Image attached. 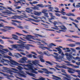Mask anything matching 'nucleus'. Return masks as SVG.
<instances>
[{
	"mask_svg": "<svg viewBox=\"0 0 80 80\" xmlns=\"http://www.w3.org/2000/svg\"><path fill=\"white\" fill-rule=\"evenodd\" d=\"M32 70V73H36V74H37L38 73V72L35 71V70H34V69H31Z\"/></svg>",
	"mask_w": 80,
	"mask_h": 80,
	"instance_id": "72a5a7b5",
	"label": "nucleus"
},
{
	"mask_svg": "<svg viewBox=\"0 0 80 80\" xmlns=\"http://www.w3.org/2000/svg\"><path fill=\"white\" fill-rule=\"evenodd\" d=\"M12 36H13L14 37H16L17 38H18V37L15 34H12Z\"/></svg>",
	"mask_w": 80,
	"mask_h": 80,
	"instance_id": "680f3d73",
	"label": "nucleus"
},
{
	"mask_svg": "<svg viewBox=\"0 0 80 80\" xmlns=\"http://www.w3.org/2000/svg\"><path fill=\"white\" fill-rule=\"evenodd\" d=\"M8 55H10V56H11L12 57H14L13 56L12 53V52H9L8 54Z\"/></svg>",
	"mask_w": 80,
	"mask_h": 80,
	"instance_id": "de8ad7c7",
	"label": "nucleus"
},
{
	"mask_svg": "<svg viewBox=\"0 0 80 80\" xmlns=\"http://www.w3.org/2000/svg\"><path fill=\"white\" fill-rule=\"evenodd\" d=\"M12 38H13V39H14V40H18V38H16L15 37H12Z\"/></svg>",
	"mask_w": 80,
	"mask_h": 80,
	"instance_id": "603ef678",
	"label": "nucleus"
},
{
	"mask_svg": "<svg viewBox=\"0 0 80 80\" xmlns=\"http://www.w3.org/2000/svg\"><path fill=\"white\" fill-rule=\"evenodd\" d=\"M69 18L70 20H72V21H73V22H76V23H78V22H79L77 20V19H76L74 21V19L72 18Z\"/></svg>",
	"mask_w": 80,
	"mask_h": 80,
	"instance_id": "aec40b11",
	"label": "nucleus"
},
{
	"mask_svg": "<svg viewBox=\"0 0 80 80\" xmlns=\"http://www.w3.org/2000/svg\"><path fill=\"white\" fill-rule=\"evenodd\" d=\"M17 27L19 28H20V29H23V27L21 26H17Z\"/></svg>",
	"mask_w": 80,
	"mask_h": 80,
	"instance_id": "e433bc0d",
	"label": "nucleus"
},
{
	"mask_svg": "<svg viewBox=\"0 0 80 80\" xmlns=\"http://www.w3.org/2000/svg\"><path fill=\"white\" fill-rule=\"evenodd\" d=\"M36 36H38V37H41V38H43V37H45V36H43L42 35L40 34H36Z\"/></svg>",
	"mask_w": 80,
	"mask_h": 80,
	"instance_id": "2f4dec72",
	"label": "nucleus"
},
{
	"mask_svg": "<svg viewBox=\"0 0 80 80\" xmlns=\"http://www.w3.org/2000/svg\"><path fill=\"white\" fill-rule=\"evenodd\" d=\"M72 23H73V25L75 26V27H76V28H78V27L77 26V24H75V23L74 22H72Z\"/></svg>",
	"mask_w": 80,
	"mask_h": 80,
	"instance_id": "79ce46f5",
	"label": "nucleus"
},
{
	"mask_svg": "<svg viewBox=\"0 0 80 80\" xmlns=\"http://www.w3.org/2000/svg\"><path fill=\"white\" fill-rule=\"evenodd\" d=\"M7 72L9 73L11 75H13V74L12 73H16V72L14 71H13L10 70L9 69L7 70Z\"/></svg>",
	"mask_w": 80,
	"mask_h": 80,
	"instance_id": "f8f14e48",
	"label": "nucleus"
},
{
	"mask_svg": "<svg viewBox=\"0 0 80 80\" xmlns=\"http://www.w3.org/2000/svg\"><path fill=\"white\" fill-rule=\"evenodd\" d=\"M37 6H38V7H39L41 8H43L44 7V6H43V4H38L37 5Z\"/></svg>",
	"mask_w": 80,
	"mask_h": 80,
	"instance_id": "5701e85b",
	"label": "nucleus"
},
{
	"mask_svg": "<svg viewBox=\"0 0 80 80\" xmlns=\"http://www.w3.org/2000/svg\"><path fill=\"white\" fill-rule=\"evenodd\" d=\"M28 75H30V76H32V77H35V76L34 75H35L33 74L30 73V72H28Z\"/></svg>",
	"mask_w": 80,
	"mask_h": 80,
	"instance_id": "b1692460",
	"label": "nucleus"
},
{
	"mask_svg": "<svg viewBox=\"0 0 80 80\" xmlns=\"http://www.w3.org/2000/svg\"><path fill=\"white\" fill-rule=\"evenodd\" d=\"M11 70H14V71H15V72H18V70L15 68H11Z\"/></svg>",
	"mask_w": 80,
	"mask_h": 80,
	"instance_id": "a19ab883",
	"label": "nucleus"
},
{
	"mask_svg": "<svg viewBox=\"0 0 80 80\" xmlns=\"http://www.w3.org/2000/svg\"><path fill=\"white\" fill-rule=\"evenodd\" d=\"M30 8H32V9H34V10H36V9L38 10V7H37L36 6H35L34 7H32Z\"/></svg>",
	"mask_w": 80,
	"mask_h": 80,
	"instance_id": "c85d7f7f",
	"label": "nucleus"
},
{
	"mask_svg": "<svg viewBox=\"0 0 80 80\" xmlns=\"http://www.w3.org/2000/svg\"><path fill=\"white\" fill-rule=\"evenodd\" d=\"M67 59L68 60V61H71V58L69 57H68L67 58Z\"/></svg>",
	"mask_w": 80,
	"mask_h": 80,
	"instance_id": "4d7b16f0",
	"label": "nucleus"
},
{
	"mask_svg": "<svg viewBox=\"0 0 80 80\" xmlns=\"http://www.w3.org/2000/svg\"><path fill=\"white\" fill-rule=\"evenodd\" d=\"M30 4L33 7H34V5H33V4H37L38 3V2L34 1V2H29Z\"/></svg>",
	"mask_w": 80,
	"mask_h": 80,
	"instance_id": "2eb2a0df",
	"label": "nucleus"
},
{
	"mask_svg": "<svg viewBox=\"0 0 80 80\" xmlns=\"http://www.w3.org/2000/svg\"><path fill=\"white\" fill-rule=\"evenodd\" d=\"M17 12L19 13H22L23 11H20L19 10H17Z\"/></svg>",
	"mask_w": 80,
	"mask_h": 80,
	"instance_id": "8fccbe9b",
	"label": "nucleus"
},
{
	"mask_svg": "<svg viewBox=\"0 0 80 80\" xmlns=\"http://www.w3.org/2000/svg\"><path fill=\"white\" fill-rule=\"evenodd\" d=\"M16 33H17V34H18V35H23L24 37H25V35H23L22 34H20L18 32H16Z\"/></svg>",
	"mask_w": 80,
	"mask_h": 80,
	"instance_id": "5fc2aeb1",
	"label": "nucleus"
},
{
	"mask_svg": "<svg viewBox=\"0 0 80 80\" xmlns=\"http://www.w3.org/2000/svg\"><path fill=\"white\" fill-rule=\"evenodd\" d=\"M28 59L26 57H23L21 59V60H20L19 62L22 63H30L32 62V61L30 60H28L27 62L26 60H27Z\"/></svg>",
	"mask_w": 80,
	"mask_h": 80,
	"instance_id": "20e7f679",
	"label": "nucleus"
},
{
	"mask_svg": "<svg viewBox=\"0 0 80 80\" xmlns=\"http://www.w3.org/2000/svg\"><path fill=\"white\" fill-rule=\"evenodd\" d=\"M35 62H36V64H38V60H35Z\"/></svg>",
	"mask_w": 80,
	"mask_h": 80,
	"instance_id": "0e129e2a",
	"label": "nucleus"
},
{
	"mask_svg": "<svg viewBox=\"0 0 80 80\" xmlns=\"http://www.w3.org/2000/svg\"><path fill=\"white\" fill-rule=\"evenodd\" d=\"M73 80H80V79L78 78H76L75 79L74 78Z\"/></svg>",
	"mask_w": 80,
	"mask_h": 80,
	"instance_id": "774afa93",
	"label": "nucleus"
},
{
	"mask_svg": "<svg viewBox=\"0 0 80 80\" xmlns=\"http://www.w3.org/2000/svg\"><path fill=\"white\" fill-rule=\"evenodd\" d=\"M67 65H68V66H69L70 65V66H72V67H73V66L74 67V68H79V66L73 65V64H67Z\"/></svg>",
	"mask_w": 80,
	"mask_h": 80,
	"instance_id": "a211bd4d",
	"label": "nucleus"
},
{
	"mask_svg": "<svg viewBox=\"0 0 80 80\" xmlns=\"http://www.w3.org/2000/svg\"><path fill=\"white\" fill-rule=\"evenodd\" d=\"M72 37H74V38H80V37H78V36H72Z\"/></svg>",
	"mask_w": 80,
	"mask_h": 80,
	"instance_id": "c9c22d12",
	"label": "nucleus"
},
{
	"mask_svg": "<svg viewBox=\"0 0 80 80\" xmlns=\"http://www.w3.org/2000/svg\"><path fill=\"white\" fill-rule=\"evenodd\" d=\"M0 37H1V38H2V39H8V40H9V39H10V38L8 37H4L3 36H0Z\"/></svg>",
	"mask_w": 80,
	"mask_h": 80,
	"instance_id": "6ab92c4d",
	"label": "nucleus"
},
{
	"mask_svg": "<svg viewBox=\"0 0 80 80\" xmlns=\"http://www.w3.org/2000/svg\"><path fill=\"white\" fill-rule=\"evenodd\" d=\"M49 14L50 15V16L51 17H53V13H49Z\"/></svg>",
	"mask_w": 80,
	"mask_h": 80,
	"instance_id": "052dcab7",
	"label": "nucleus"
},
{
	"mask_svg": "<svg viewBox=\"0 0 80 80\" xmlns=\"http://www.w3.org/2000/svg\"><path fill=\"white\" fill-rule=\"evenodd\" d=\"M44 13V16H45V17H47L48 18V17H49V16H48V13L45 12Z\"/></svg>",
	"mask_w": 80,
	"mask_h": 80,
	"instance_id": "58836bf2",
	"label": "nucleus"
},
{
	"mask_svg": "<svg viewBox=\"0 0 80 80\" xmlns=\"http://www.w3.org/2000/svg\"><path fill=\"white\" fill-rule=\"evenodd\" d=\"M52 46H56V45L54 44L53 43H51L49 45V47H50V48H52Z\"/></svg>",
	"mask_w": 80,
	"mask_h": 80,
	"instance_id": "4be33fe9",
	"label": "nucleus"
},
{
	"mask_svg": "<svg viewBox=\"0 0 80 80\" xmlns=\"http://www.w3.org/2000/svg\"><path fill=\"white\" fill-rule=\"evenodd\" d=\"M65 15L68 17H75V15L74 14L72 13H68L67 14H66Z\"/></svg>",
	"mask_w": 80,
	"mask_h": 80,
	"instance_id": "ddd939ff",
	"label": "nucleus"
},
{
	"mask_svg": "<svg viewBox=\"0 0 80 80\" xmlns=\"http://www.w3.org/2000/svg\"><path fill=\"white\" fill-rule=\"evenodd\" d=\"M69 47H75V45L74 44H69Z\"/></svg>",
	"mask_w": 80,
	"mask_h": 80,
	"instance_id": "473e14b6",
	"label": "nucleus"
},
{
	"mask_svg": "<svg viewBox=\"0 0 80 80\" xmlns=\"http://www.w3.org/2000/svg\"><path fill=\"white\" fill-rule=\"evenodd\" d=\"M1 49L2 50H4V51H5V52H10V51H9L7 49L1 48Z\"/></svg>",
	"mask_w": 80,
	"mask_h": 80,
	"instance_id": "bb28decb",
	"label": "nucleus"
},
{
	"mask_svg": "<svg viewBox=\"0 0 80 80\" xmlns=\"http://www.w3.org/2000/svg\"><path fill=\"white\" fill-rule=\"evenodd\" d=\"M38 72L39 73H43L44 72L42 70H38Z\"/></svg>",
	"mask_w": 80,
	"mask_h": 80,
	"instance_id": "3c124183",
	"label": "nucleus"
},
{
	"mask_svg": "<svg viewBox=\"0 0 80 80\" xmlns=\"http://www.w3.org/2000/svg\"><path fill=\"white\" fill-rule=\"evenodd\" d=\"M42 70H43V71H44L45 72V73H47V74H50V71H48V70L46 68H42Z\"/></svg>",
	"mask_w": 80,
	"mask_h": 80,
	"instance_id": "dca6fc26",
	"label": "nucleus"
},
{
	"mask_svg": "<svg viewBox=\"0 0 80 80\" xmlns=\"http://www.w3.org/2000/svg\"><path fill=\"white\" fill-rule=\"evenodd\" d=\"M76 60H80V58L77 57L76 58ZM78 61L80 62V60H78Z\"/></svg>",
	"mask_w": 80,
	"mask_h": 80,
	"instance_id": "864d4df0",
	"label": "nucleus"
},
{
	"mask_svg": "<svg viewBox=\"0 0 80 80\" xmlns=\"http://www.w3.org/2000/svg\"><path fill=\"white\" fill-rule=\"evenodd\" d=\"M63 50L65 51V53H67V52H71V50H69L70 48H62Z\"/></svg>",
	"mask_w": 80,
	"mask_h": 80,
	"instance_id": "1a4fd4ad",
	"label": "nucleus"
},
{
	"mask_svg": "<svg viewBox=\"0 0 80 80\" xmlns=\"http://www.w3.org/2000/svg\"><path fill=\"white\" fill-rule=\"evenodd\" d=\"M56 28H54L53 27H52L51 28L52 29H54L55 30H58L60 29H61V30H67V28L65 27L64 26H60L59 27L56 26Z\"/></svg>",
	"mask_w": 80,
	"mask_h": 80,
	"instance_id": "39448f33",
	"label": "nucleus"
},
{
	"mask_svg": "<svg viewBox=\"0 0 80 80\" xmlns=\"http://www.w3.org/2000/svg\"><path fill=\"white\" fill-rule=\"evenodd\" d=\"M40 48H42L43 50L44 48H45V49H47V50H49V51H50V52H52V50L50 49V48H48L44 46H41L40 47Z\"/></svg>",
	"mask_w": 80,
	"mask_h": 80,
	"instance_id": "9b49d317",
	"label": "nucleus"
},
{
	"mask_svg": "<svg viewBox=\"0 0 80 80\" xmlns=\"http://www.w3.org/2000/svg\"><path fill=\"white\" fill-rule=\"evenodd\" d=\"M0 42L1 43V44H3L4 43V42L3 41L2 39H0Z\"/></svg>",
	"mask_w": 80,
	"mask_h": 80,
	"instance_id": "c03bdc74",
	"label": "nucleus"
},
{
	"mask_svg": "<svg viewBox=\"0 0 80 80\" xmlns=\"http://www.w3.org/2000/svg\"><path fill=\"white\" fill-rule=\"evenodd\" d=\"M64 11L65 9H64V8H62V10H61V12H62V13H66V12H64Z\"/></svg>",
	"mask_w": 80,
	"mask_h": 80,
	"instance_id": "ea45409f",
	"label": "nucleus"
},
{
	"mask_svg": "<svg viewBox=\"0 0 80 80\" xmlns=\"http://www.w3.org/2000/svg\"><path fill=\"white\" fill-rule=\"evenodd\" d=\"M19 41H17L18 43H20L19 44H13L12 45V47L14 48H16L17 50L19 52H22V50L21 49H23V48H25L27 50H28L30 49V47L27 46H25V44L22 43V41L20 40H19Z\"/></svg>",
	"mask_w": 80,
	"mask_h": 80,
	"instance_id": "f03ea898",
	"label": "nucleus"
},
{
	"mask_svg": "<svg viewBox=\"0 0 80 80\" xmlns=\"http://www.w3.org/2000/svg\"><path fill=\"white\" fill-rule=\"evenodd\" d=\"M26 10H26V12L28 13H30V12H32L33 11V10L30 9V8H26Z\"/></svg>",
	"mask_w": 80,
	"mask_h": 80,
	"instance_id": "9d476101",
	"label": "nucleus"
},
{
	"mask_svg": "<svg viewBox=\"0 0 80 80\" xmlns=\"http://www.w3.org/2000/svg\"><path fill=\"white\" fill-rule=\"evenodd\" d=\"M10 61V62H11L7 59H2V60L0 61V62L3 63H5V62H7L8 63H10L11 66L12 67H15V66H17L18 67H17L16 68L18 70H19V71H21V70L23 69V68L21 67V65L22 66H23V67H25V66L27 67H28L29 69H30V70H32L33 69V66L31 65H25L24 64L23 65L22 64H19L12 59H11Z\"/></svg>",
	"mask_w": 80,
	"mask_h": 80,
	"instance_id": "f257e3e1",
	"label": "nucleus"
},
{
	"mask_svg": "<svg viewBox=\"0 0 80 80\" xmlns=\"http://www.w3.org/2000/svg\"><path fill=\"white\" fill-rule=\"evenodd\" d=\"M61 72H62V73H66V72H65V70H64L63 69H61Z\"/></svg>",
	"mask_w": 80,
	"mask_h": 80,
	"instance_id": "6e6d98bb",
	"label": "nucleus"
},
{
	"mask_svg": "<svg viewBox=\"0 0 80 80\" xmlns=\"http://www.w3.org/2000/svg\"><path fill=\"white\" fill-rule=\"evenodd\" d=\"M55 48L56 49V50H58V52H59L58 53H59V54H61V53H62V49H61L59 48Z\"/></svg>",
	"mask_w": 80,
	"mask_h": 80,
	"instance_id": "f3484780",
	"label": "nucleus"
},
{
	"mask_svg": "<svg viewBox=\"0 0 80 80\" xmlns=\"http://www.w3.org/2000/svg\"><path fill=\"white\" fill-rule=\"evenodd\" d=\"M7 28H8V30H11V29H15V28L14 27H10L9 26H6Z\"/></svg>",
	"mask_w": 80,
	"mask_h": 80,
	"instance_id": "393cba45",
	"label": "nucleus"
},
{
	"mask_svg": "<svg viewBox=\"0 0 80 80\" xmlns=\"http://www.w3.org/2000/svg\"><path fill=\"white\" fill-rule=\"evenodd\" d=\"M54 54L56 56L53 55V57L56 60H62V59L63 58V57H62V56H61L60 55H59L58 57V54L56 52H54Z\"/></svg>",
	"mask_w": 80,
	"mask_h": 80,
	"instance_id": "423d86ee",
	"label": "nucleus"
},
{
	"mask_svg": "<svg viewBox=\"0 0 80 80\" xmlns=\"http://www.w3.org/2000/svg\"><path fill=\"white\" fill-rule=\"evenodd\" d=\"M34 14L35 15H37V16H40L42 14V12H37L35 11L34 13Z\"/></svg>",
	"mask_w": 80,
	"mask_h": 80,
	"instance_id": "4468645a",
	"label": "nucleus"
},
{
	"mask_svg": "<svg viewBox=\"0 0 80 80\" xmlns=\"http://www.w3.org/2000/svg\"><path fill=\"white\" fill-rule=\"evenodd\" d=\"M49 68V69H50V70H53L55 72H56V69H55L54 68Z\"/></svg>",
	"mask_w": 80,
	"mask_h": 80,
	"instance_id": "49530a36",
	"label": "nucleus"
},
{
	"mask_svg": "<svg viewBox=\"0 0 80 80\" xmlns=\"http://www.w3.org/2000/svg\"><path fill=\"white\" fill-rule=\"evenodd\" d=\"M47 12V10L46 9H43V10L42 13H46Z\"/></svg>",
	"mask_w": 80,
	"mask_h": 80,
	"instance_id": "4c0bfd02",
	"label": "nucleus"
},
{
	"mask_svg": "<svg viewBox=\"0 0 80 80\" xmlns=\"http://www.w3.org/2000/svg\"><path fill=\"white\" fill-rule=\"evenodd\" d=\"M46 63H48V64H49V65H50L51 66H52V65H53V64H52V62L49 61H46Z\"/></svg>",
	"mask_w": 80,
	"mask_h": 80,
	"instance_id": "a878e982",
	"label": "nucleus"
},
{
	"mask_svg": "<svg viewBox=\"0 0 80 80\" xmlns=\"http://www.w3.org/2000/svg\"><path fill=\"white\" fill-rule=\"evenodd\" d=\"M0 52L1 53H2V55H4V53H6V52L4 51H2L1 50V49H0Z\"/></svg>",
	"mask_w": 80,
	"mask_h": 80,
	"instance_id": "7c9ffc66",
	"label": "nucleus"
},
{
	"mask_svg": "<svg viewBox=\"0 0 80 80\" xmlns=\"http://www.w3.org/2000/svg\"><path fill=\"white\" fill-rule=\"evenodd\" d=\"M39 58L41 62H42V63H44V62H45V60L42 58Z\"/></svg>",
	"mask_w": 80,
	"mask_h": 80,
	"instance_id": "c756f323",
	"label": "nucleus"
},
{
	"mask_svg": "<svg viewBox=\"0 0 80 80\" xmlns=\"http://www.w3.org/2000/svg\"><path fill=\"white\" fill-rule=\"evenodd\" d=\"M12 18L13 19H15V20H17V18H19L21 20V18H22V17L17 15H14V16H12Z\"/></svg>",
	"mask_w": 80,
	"mask_h": 80,
	"instance_id": "6e6552de",
	"label": "nucleus"
},
{
	"mask_svg": "<svg viewBox=\"0 0 80 80\" xmlns=\"http://www.w3.org/2000/svg\"><path fill=\"white\" fill-rule=\"evenodd\" d=\"M21 6L17 7L16 8V9H20L21 8Z\"/></svg>",
	"mask_w": 80,
	"mask_h": 80,
	"instance_id": "69168bd1",
	"label": "nucleus"
},
{
	"mask_svg": "<svg viewBox=\"0 0 80 80\" xmlns=\"http://www.w3.org/2000/svg\"><path fill=\"white\" fill-rule=\"evenodd\" d=\"M1 30H2V31H3V32H7V30H5L4 29H1Z\"/></svg>",
	"mask_w": 80,
	"mask_h": 80,
	"instance_id": "338daca9",
	"label": "nucleus"
},
{
	"mask_svg": "<svg viewBox=\"0 0 80 80\" xmlns=\"http://www.w3.org/2000/svg\"><path fill=\"white\" fill-rule=\"evenodd\" d=\"M68 57H69L70 58H72L73 57V56H72V55L71 54H69Z\"/></svg>",
	"mask_w": 80,
	"mask_h": 80,
	"instance_id": "bf43d9fd",
	"label": "nucleus"
},
{
	"mask_svg": "<svg viewBox=\"0 0 80 80\" xmlns=\"http://www.w3.org/2000/svg\"><path fill=\"white\" fill-rule=\"evenodd\" d=\"M28 19L29 20L26 19V21H29V22H31L32 20V21H35V19H33L31 18H28Z\"/></svg>",
	"mask_w": 80,
	"mask_h": 80,
	"instance_id": "cd10ccee",
	"label": "nucleus"
},
{
	"mask_svg": "<svg viewBox=\"0 0 80 80\" xmlns=\"http://www.w3.org/2000/svg\"><path fill=\"white\" fill-rule=\"evenodd\" d=\"M28 58H32V54H29L28 55Z\"/></svg>",
	"mask_w": 80,
	"mask_h": 80,
	"instance_id": "a18cd8bd",
	"label": "nucleus"
},
{
	"mask_svg": "<svg viewBox=\"0 0 80 80\" xmlns=\"http://www.w3.org/2000/svg\"><path fill=\"white\" fill-rule=\"evenodd\" d=\"M31 53H32L33 54H34V55H37V54H36V53L34 52H31Z\"/></svg>",
	"mask_w": 80,
	"mask_h": 80,
	"instance_id": "e2e57ef3",
	"label": "nucleus"
},
{
	"mask_svg": "<svg viewBox=\"0 0 80 80\" xmlns=\"http://www.w3.org/2000/svg\"><path fill=\"white\" fill-rule=\"evenodd\" d=\"M58 68H64L65 69H68V71L69 73L73 74L74 73V72H76L78 73V75H80V70H77L75 71V69L72 68H69L66 66L63 65V66H58Z\"/></svg>",
	"mask_w": 80,
	"mask_h": 80,
	"instance_id": "7ed1b4c3",
	"label": "nucleus"
},
{
	"mask_svg": "<svg viewBox=\"0 0 80 80\" xmlns=\"http://www.w3.org/2000/svg\"><path fill=\"white\" fill-rule=\"evenodd\" d=\"M19 76H20L21 77H24V78H26V76L25 75L22 74L21 73H19Z\"/></svg>",
	"mask_w": 80,
	"mask_h": 80,
	"instance_id": "412c9836",
	"label": "nucleus"
},
{
	"mask_svg": "<svg viewBox=\"0 0 80 80\" xmlns=\"http://www.w3.org/2000/svg\"><path fill=\"white\" fill-rule=\"evenodd\" d=\"M61 18L63 19H65V20H67L68 18L67 17H65L62 16Z\"/></svg>",
	"mask_w": 80,
	"mask_h": 80,
	"instance_id": "09e8293b",
	"label": "nucleus"
},
{
	"mask_svg": "<svg viewBox=\"0 0 80 80\" xmlns=\"http://www.w3.org/2000/svg\"><path fill=\"white\" fill-rule=\"evenodd\" d=\"M27 39L28 41H30V42H33V40H30V38H27Z\"/></svg>",
	"mask_w": 80,
	"mask_h": 80,
	"instance_id": "37998d69",
	"label": "nucleus"
},
{
	"mask_svg": "<svg viewBox=\"0 0 80 80\" xmlns=\"http://www.w3.org/2000/svg\"><path fill=\"white\" fill-rule=\"evenodd\" d=\"M67 41H68V42H74V41L72 39H68L67 40Z\"/></svg>",
	"mask_w": 80,
	"mask_h": 80,
	"instance_id": "f704fd0d",
	"label": "nucleus"
},
{
	"mask_svg": "<svg viewBox=\"0 0 80 80\" xmlns=\"http://www.w3.org/2000/svg\"><path fill=\"white\" fill-rule=\"evenodd\" d=\"M56 15L58 17H60V14H59L58 13H56Z\"/></svg>",
	"mask_w": 80,
	"mask_h": 80,
	"instance_id": "13d9d810",
	"label": "nucleus"
},
{
	"mask_svg": "<svg viewBox=\"0 0 80 80\" xmlns=\"http://www.w3.org/2000/svg\"><path fill=\"white\" fill-rule=\"evenodd\" d=\"M52 5H46V6H44L45 7H49L48 8V9H50L48 11H50V12H53V8L52 7H51Z\"/></svg>",
	"mask_w": 80,
	"mask_h": 80,
	"instance_id": "0eeeda50",
	"label": "nucleus"
}]
</instances>
